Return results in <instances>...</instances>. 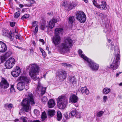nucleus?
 Listing matches in <instances>:
<instances>
[{
	"mask_svg": "<svg viewBox=\"0 0 122 122\" xmlns=\"http://www.w3.org/2000/svg\"><path fill=\"white\" fill-rule=\"evenodd\" d=\"M73 44V41L70 38H67L60 45L59 50L61 54L66 55L67 53L70 51L69 48L72 46Z\"/></svg>",
	"mask_w": 122,
	"mask_h": 122,
	"instance_id": "1",
	"label": "nucleus"
},
{
	"mask_svg": "<svg viewBox=\"0 0 122 122\" xmlns=\"http://www.w3.org/2000/svg\"><path fill=\"white\" fill-rule=\"evenodd\" d=\"M35 102L33 95L31 94H28L27 98H25L21 102L22 106L23 109L26 112H29L31 110V107L30 104L33 105Z\"/></svg>",
	"mask_w": 122,
	"mask_h": 122,
	"instance_id": "2",
	"label": "nucleus"
},
{
	"mask_svg": "<svg viewBox=\"0 0 122 122\" xmlns=\"http://www.w3.org/2000/svg\"><path fill=\"white\" fill-rule=\"evenodd\" d=\"M29 67V75L31 78L35 81L38 79L39 78L38 75L40 70L38 66L36 64H33L30 65Z\"/></svg>",
	"mask_w": 122,
	"mask_h": 122,
	"instance_id": "3",
	"label": "nucleus"
},
{
	"mask_svg": "<svg viewBox=\"0 0 122 122\" xmlns=\"http://www.w3.org/2000/svg\"><path fill=\"white\" fill-rule=\"evenodd\" d=\"M18 80L21 81L19 82L17 85V89L20 91L23 90L25 88V83H28L30 81V78L23 76H21L19 77Z\"/></svg>",
	"mask_w": 122,
	"mask_h": 122,
	"instance_id": "4",
	"label": "nucleus"
},
{
	"mask_svg": "<svg viewBox=\"0 0 122 122\" xmlns=\"http://www.w3.org/2000/svg\"><path fill=\"white\" fill-rule=\"evenodd\" d=\"M58 107L60 109H63L65 107L67 102V100L64 96H59L57 99Z\"/></svg>",
	"mask_w": 122,
	"mask_h": 122,
	"instance_id": "5",
	"label": "nucleus"
},
{
	"mask_svg": "<svg viewBox=\"0 0 122 122\" xmlns=\"http://www.w3.org/2000/svg\"><path fill=\"white\" fill-rule=\"evenodd\" d=\"M76 19L80 22L81 23L85 22L86 20V16L84 12L79 11L76 13Z\"/></svg>",
	"mask_w": 122,
	"mask_h": 122,
	"instance_id": "6",
	"label": "nucleus"
},
{
	"mask_svg": "<svg viewBox=\"0 0 122 122\" xmlns=\"http://www.w3.org/2000/svg\"><path fill=\"white\" fill-rule=\"evenodd\" d=\"M86 61L88 63L89 66L93 71H96L98 70L99 65L98 64L96 63L89 58Z\"/></svg>",
	"mask_w": 122,
	"mask_h": 122,
	"instance_id": "7",
	"label": "nucleus"
},
{
	"mask_svg": "<svg viewBox=\"0 0 122 122\" xmlns=\"http://www.w3.org/2000/svg\"><path fill=\"white\" fill-rule=\"evenodd\" d=\"M15 62V59L11 57L6 61L5 63V65L7 68L10 69L13 67Z\"/></svg>",
	"mask_w": 122,
	"mask_h": 122,
	"instance_id": "8",
	"label": "nucleus"
},
{
	"mask_svg": "<svg viewBox=\"0 0 122 122\" xmlns=\"http://www.w3.org/2000/svg\"><path fill=\"white\" fill-rule=\"evenodd\" d=\"M120 59L119 57L118 56H115L114 59L110 65L111 68L113 70H116L118 67V63Z\"/></svg>",
	"mask_w": 122,
	"mask_h": 122,
	"instance_id": "9",
	"label": "nucleus"
},
{
	"mask_svg": "<svg viewBox=\"0 0 122 122\" xmlns=\"http://www.w3.org/2000/svg\"><path fill=\"white\" fill-rule=\"evenodd\" d=\"M57 76L61 81L64 80L66 77V73L65 71L61 70L57 73Z\"/></svg>",
	"mask_w": 122,
	"mask_h": 122,
	"instance_id": "10",
	"label": "nucleus"
},
{
	"mask_svg": "<svg viewBox=\"0 0 122 122\" xmlns=\"http://www.w3.org/2000/svg\"><path fill=\"white\" fill-rule=\"evenodd\" d=\"M0 85L1 88L5 89L9 86V84L6 79L3 77H1Z\"/></svg>",
	"mask_w": 122,
	"mask_h": 122,
	"instance_id": "11",
	"label": "nucleus"
},
{
	"mask_svg": "<svg viewBox=\"0 0 122 122\" xmlns=\"http://www.w3.org/2000/svg\"><path fill=\"white\" fill-rule=\"evenodd\" d=\"M21 70L20 68L17 66L15 69L13 71L11 72L12 76L14 77H16L18 76L20 73Z\"/></svg>",
	"mask_w": 122,
	"mask_h": 122,
	"instance_id": "12",
	"label": "nucleus"
},
{
	"mask_svg": "<svg viewBox=\"0 0 122 122\" xmlns=\"http://www.w3.org/2000/svg\"><path fill=\"white\" fill-rule=\"evenodd\" d=\"M52 42L55 46H57L60 43L61 37L59 36H54L52 39Z\"/></svg>",
	"mask_w": 122,
	"mask_h": 122,
	"instance_id": "13",
	"label": "nucleus"
},
{
	"mask_svg": "<svg viewBox=\"0 0 122 122\" xmlns=\"http://www.w3.org/2000/svg\"><path fill=\"white\" fill-rule=\"evenodd\" d=\"M2 35L8 37L10 38V40L12 41L13 40V38L12 37V33H10L8 30L3 29L2 30Z\"/></svg>",
	"mask_w": 122,
	"mask_h": 122,
	"instance_id": "14",
	"label": "nucleus"
},
{
	"mask_svg": "<svg viewBox=\"0 0 122 122\" xmlns=\"http://www.w3.org/2000/svg\"><path fill=\"white\" fill-rule=\"evenodd\" d=\"M7 49L6 44L2 41H0V52H4L6 51Z\"/></svg>",
	"mask_w": 122,
	"mask_h": 122,
	"instance_id": "15",
	"label": "nucleus"
},
{
	"mask_svg": "<svg viewBox=\"0 0 122 122\" xmlns=\"http://www.w3.org/2000/svg\"><path fill=\"white\" fill-rule=\"evenodd\" d=\"M57 21V19H53L50 20L49 22L48 26H46V27L48 29L49 28L51 29L53 28L55 25V23Z\"/></svg>",
	"mask_w": 122,
	"mask_h": 122,
	"instance_id": "16",
	"label": "nucleus"
},
{
	"mask_svg": "<svg viewBox=\"0 0 122 122\" xmlns=\"http://www.w3.org/2000/svg\"><path fill=\"white\" fill-rule=\"evenodd\" d=\"M96 5H94L98 8L101 10H103L105 9L106 4L105 1H103L99 2V4H97H97Z\"/></svg>",
	"mask_w": 122,
	"mask_h": 122,
	"instance_id": "17",
	"label": "nucleus"
},
{
	"mask_svg": "<svg viewBox=\"0 0 122 122\" xmlns=\"http://www.w3.org/2000/svg\"><path fill=\"white\" fill-rule=\"evenodd\" d=\"M46 89V87H43L42 86H41L40 83L39 82L37 85V90L41 91V94L43 95L45 93Z\"/></svg>",
	"mask_w": 122,
	"mask_h": 122,
	"instance_id": "18",
	"label": "nucleus"
},
{
	"mask_svg": "<svg viewBox=\"0 0 122 122\" xmlns=\"http://www.w3.org/2000/svg\"><path fill=\"white\" fill-rule=\"evenodd\" d=\"M78 99L77 96L75 95H72L70 97L69 102L73 103L76 102Z\"/></svg>",
	"mask_w": 122,
	"mask_h": 122,
	"instance_id": "19",
	"label": "nucleus"
},
{
	"mask_svg": "<svg viewBox=\"0 0 122 122\" xmlns=\"http://www.w3.org/2000/svg\"><path fill=\"white\" fill-rule=\"evenodd\" d=\"M63 32V30L62 28H57L55 30V35L59 36L62 34Z\"/></svg>",
	"mask_w": 122,
	"mask_h": 122,
	"instance_id": "20",
	"label": "nucleus"
},
{
	"mask_svg": "<svg viewBox=\"0 0 122 122\" xmlns=\"http://www.w3.org/2000/svg\"><path fill=\"white\" fill-rule=\"evenodd\" d=\"M21 119L23 122H41L39 120L32 121L27 118L26 117H21Z\"/></svg>",
	"mask_w": 122,
	"mask_h": 122,
	"instance_id": "21",
	"label": "nucleus"
},
{
	"mask_svg": "<svg viewBox=\"0 0 122 122\" xmlns=\"http://www.w3.org/2000/svg\"><path fill=\"white\" fill-rule=\"evenodd\" d=\"M77 4L73 2H67L66 7H68L70 10L76 6Z\"/></svg>",
	"mask_w": 122,
	"mask_h": 122,
	"instance_id": "22",
	"label": "nucleus"
},
{
	"mask_svg": "<svg viewBox=\"0 0 122 122\" xmlns=\"http://www.w3.org/2000/svg\"><path fill=\"white\" fill-rule=\"evenodd\" d=\"M78 53L80 56L84 60L86 61L89 59L83 53V52L81 50H79L78 51Z\"/></svg>",
	"mask_w": 122,
	"mask_h": 122,
	"instance_id": "23",
	"label": "nucleus"
},
{
	"mask_svg": "<svg viewBox=\"0 0 122 122\" xmlns=\"http://www.w3.org/2000/svg\"><path fill=\"white\" fill-rule=\"evenodd\" d=\"M54 101L52 99H50L48 102V107L49 108L53 107L55 105Z\"/></svg>",
	"mask_w": 122,
	"mask_h": 122,
	"instance_id": "24",
	"label": "nucleus"
},
{
	"mask_svg": "<svg viewBox=\"0 0 122 122\" xmlns=\"http://www.w3.org/2000/svg\"><path fill=\"white\" fill-rule=\"evenodd\" d=\"M81 91L83 94L85 93L86 95H88L89 93V90L86 86L81 87Z\"/></svg>",
	"mask_w": 122,
	"mask_h": 122,
	"instance_id": "25",
	"label": "nucleus"
},
{
	"mask_svg": "<svg viewBox=\"0 0 122 122\" xmlns=\"http://www.w3.org/2000/svg\"><path fill=\"white\" fill-rule=\"evenodd\" d=\"M111 91L110 88L108 87H105L102 90V93L103 94L107 95Z\"/></svg>",
	"mask_w": 122,
	"mask_h": 122,
	"instance_id": "26",
	"label": "nucleus"
},
{
	"mask_svg": "<svg viewBox=\"0 0 122 122\" xmlns=\"http://www.w3.org/2000/svg\"><path fill=\"white\" fill-rule=\"evenodd\" d=\"M77 112L76 109L72 110L70 112L69 116L70 117H72L75 116Z\"/></svg>",
	"mask_w": 122,
	"mask_h": 122,
	"instance_id": "27",
	"label": "nucleus"
},
{
	"mask_svg": "<svg viewBox=\"0 0 122 122\" xmlns=\"http://www.w3.org/2000/svg\"><path fill=\"white\" fill-rule=\"evenodd\" d=\"M57 119L58 121H60L62 118V115L61 112L58 111L57 112Z\"/></svg>",
	"mask_w": 122,
	"mask_h": 122,
	"instance_id": "28",
	"label": "nucleus"
},
{
	"mask_svg": "<svg viewBox=\"0 0 122 122\" xmlns=\"http://www.w3.org/2000/svg\"><path fill=\"white\" fill-rule=\"evenodd\" d=\"M28 2V3L27 4L25 5L28 7H30L31 6L32 4L35 3V1L33 0H26Z\"/></svg>",
	"mask_w": 122,
	"mask_h": 122,
	"instance_id": "29",
	"label": "nucleus"
},
{
	"mask_svg": "<svg viewBox=\"0 0 122 122\" xmlns=\"http://www.w3.org/2000/svg\"><path fill=\"white\" fill-rule=\"evenodd\" d=\"M68 79L70 81L72 82L73 84H75L76 83V79L74 77H72L69 76L68 77Z\"/></svg>",
	"mask_w": 122,
	"mask_h": 122,
	"instance_id": "30",
	"label": "nucleus"
},
{
	"mask_svg": "<svg viewBox=\"0 0 122 122\" xmlns=\"http://www.w3.org/2000/svg\"><path fill=\"white\" fill-rule=\"evenodd\" d=\"M55 113V112L54 110H50L48 112V115L51 117L54 115Z\"/></svg>",
	"mask_w": 122,
	"mask_h": 122,
	"instance_id": "31",
	"label": "nucleus"
},
{
	"mask_svg": "<svg viewBox=\"0 0 122 122\" xmlns=\"http://www.w3.org/2000/svg\"><path fill=\"white\" fill-rule=\"evenodd\" d=\"M20 14V12L19 11H18L16 12L14 15V18H17L19 16Z\"/></svg>",
	"mask_w": 122,
	"mask_h": 122,
	"instance_id": "32",
	"label": "nucleus"
},
{
	"mask_svg": "<svg viewBox=\"0 0 122 122\" xmlns=\"http://www.w3.org/2000/svg\"><path fill=\"white\" fill-rule=\"evenodd\" d=\"M104 113V112L102 111H100L97 112L96 114L97 116L98 117H101L102 116Z\"/></svg>",
	"mask_w": 122,
	"mask_h": 122,
	"instance_id": "33",
	"label": "nucleus"
},
{
	"mask_svg": "<svg viewBox=\"0 0 122 122\" xmlns=\"http://www.w3.org/2000/svg\"><path fill=\"white\" fill-rule=\"evenodd\" d=\"M41 117L42 121H43L46 118V114L45 112L42 113Z\"/></svg>",
	"mask_w": 122,
	"mask_h": 122,
	"instance_id": "34",
	"label": "nucleus"
},
{
	"mask_svg": "<svg viewBox=\"0 0 122 122\" xmlns=\"http://www.w3.org/2000/svg\"><path fill=\"white\" fill-rule=\"evenodd\" d=\"M29 15L28 14H26L22 16L21 17V19L22 20H25L29 18Z\"/></svg>",
	"mask_w": 122,
	"mask_h": 122,
	"instance_id": "35",
	"label": "nucleus"
},
{
	"mask_svg": "<svg viewBox=\"0 0 122 122\" xmlns=\"http://www.w3.org/2000/svg\"><path fill=\"white\" fill-rule=\"evenodd\" d=\"M77 118H80L81 117V113L77 112L75 116Z\"/></svg>",
	"mask_w": 122,
	"mask_h": 122,
	"instance_id": "36",
	"label": "nucleus"
},
{
	"mask_svg": "<svg viewBox=\"0 0 122 122\" xmlns=\"http://www.w3.org/2000/svg\"><path fill=\"white\" fill-rule=\"evenodd\" d=\"M69 23L71 24H72L74 20V17H70L69 18Z\"/></svg>",
	"mask_w": 122,
	"mask_h": 122,
	"instance_id": "37",
	"label": "nucleus"
},
{
	"mask_svg": "<svg viewBox=\"0 0 122 122\" xmlns=\"http://www.w3.org/2000/svg\"><path fill=\"white\" fill-rule=\"evenodd\" d=\"M34 114L37 116H39L40 115V112L37 109H35L34 110Z\"/></svg>",
	"mask_w": 122,
	"mask_h": 122,
	"instance_id": "38",
	"label": "nucleus"
},
{
	"mask_svg": "<svg viewBox=\"0 0 122 122\" xmlns=\"http://www.w3.org/2000/svg\"><path fill=\"white\" fill-rule=\"evenodd\" d=\"M10 92H11L14 93L15 92L14 86L13 85H11V87L10 88Z\"/></svg>",
	"mask_w": 122,
	"mask_h": 122,
	"instance_id": "39",
	"label": "nucleus"
},
{
	"mask_svg": "<svg viewBox=\"0 0 122 122\" xmlns=\"http://www.w3.org/2000/svg\"><path fill=\"white\" fill-rule=\"evenodd\" d=\"M5 107H8L10 109H11L13 107V105L11 104H5Z\"/></svg>",
	"mask_w": 122,
	"mask_h": 122,
	"instance_id": "40",
	"label": "nucleus"
},
{
	"mask_svg": "<svg viewBox=\"0 0 122 122\" xmlns=\"http://www.w3.org/2000/svg\"><path fill=\"white\" fill-rule=\"evenodd\" d=\"M42 101L45 103L47 101V97L45 96L43 97L41 99Z\"/></svg>",
	"mask_w": 122,
	"mask_h": 122,
	"instance_id": "41",
	"label": "nucleus"
},
{
	"mask_svg": "<svg viewBox=\"0 0 122 122\" xmlns=\"http://www.w3.org/2000/svg\"><path fill=\"white\" fill-rule=\"evenodd\" d=\"M12 36H15V38L17 39H20V36L18 34H15L14 33H13V34L12 35Z\"/></svg>",
	"mask_w": 122,
	"mask_h": 122,
	"instance_id": "42",
	"label": "nucleus"
},
{
	"mask_svg": "<svg viewBox=\"0 0 122 122\" xmlns=\"http://www.w3.org/2000/svg\"><path fill=\"white\" fill-rule=\"evenodd\" d=\"M67 5V3H66L64 1H63L62 2L61 6L62 7H65Z\"/></svg>",
	"mask_w": 122,
	"mask_h": 122,
	"instance_id": "43",
	"label": "nucleus"
},
{
	"mask_svg": "<svg viewBox=\"0 0 122 122\" xmlns=\"http://www.w3.org/2000/svg\"><path fill=\"white\" fill-rule=\"evenodd\" d=\"M37 21H34L33 22L32 24V26L33 27H35L36 26H37Z\"/></svg>",
	"mask_w": 122,
	"mask_h": 122,
	"instance_id": "44",
	"label": "nucleus"
},
{
	"mask_svg": "<svg viewBox=\"0 0 122 122\" xmlns=\"http://www.w3.org/2000/svg\"><path fill=\"white\" fill-rule=\"evenodd\" d=\"M115 47L114 45H112V44L111 46L110 49L112 51L114 50V51L116 52V50L115 49Z\"/></svg>",
	"mask_w": 122,
	"mask_h": 122,
	"instance_id": "45",
	"label": "nucleus"
},
{
	"mask_svg": "<svg viewBox=\"0 0 122 122\" xmlns=\"http://www.w3.org/2000/svg\"><path fill=\"white\" fill-rule=\"evenodd\" d=\"M46 26L45 24L42 25H41V29L42 30H44L46 28Z\"/></svg>",
	"mask_w": 122,
	"mask_h": 122,
	"instance_id": "46",
	"label": "nucleus"
},
{
	"mask_svg": "<svg viewBox=\"0 0 122 122\" xmlns=\"http://www.w3.org/2000/svg\"><path fill=\"white\" fill-rule=\"evenodd\" d=\"M107 98V96H105L103 97V101L104 102H106V101Z\"/></svg>",
	"mask_w": 122,
	"mask_h": 122,
	"instance_id": "47",
	"label": "nucleus"
},
{
	"mask_svg": "<svg viewBox=\"0 0 122 122\" xmlns=\"http://www.w3.org/2000/svg\"><path fill=\"white\" fill-rule=\"evenodd\" d=\"M15 22H10V25L11 26L13 27L15 26Z\"/></svg>",
	"mask_w": 122,
	"mask_h": 122,
	"instance_id": "48",
	"label": "nucleus"
},
{
	"mask_svg": "<svg viewBox=\"0 0 122 122\" xmlns=\"http://www.w3.org/2000/svg\"><path fill=\"white\" fill-rule=\"evenodd\" d=\"M41 53L42 54L43 56V57H45L46 56V52L45 51H44Z\"/></svg>",
	"mask_w": 122,
	"mask_h": 122,
	"instance_id": "49",
	"label": "nucleus"
},
{
	"mask_svg": "<svg viewBox=\"0 0 122 122\" xmlns=\"http://www.w3.org/2000/svg\"><path fill=\"white\" fill-rule=\"evenodd\" d=\"M92 1L94 5H96L97 4V2L95 0H92Z\"/></svg>",
	"mask_w": 122,
	"mask_h": 122,
	"instance_id": "50",
	"label": "nucleus"
},
{
	"mask_svg": "<svg viewBox=\"0 0 122 122\" xmlns=\"http://www.w3.org/2000/svg\"><path fill=\"white\" fill-rule=\"evenodd\" d=\"M39 41L42 43H43V44H44V41L43 39H40L39 40Z\"/></svg>",
	"mask_w": 122,
	"mask_h": 122,
	"instance_id": "51",
	"label": "nucleus"
},
{
	"mask_svg": "<svg viewBox=\"0 0 122 122\" xmlns=\"http://www.w3.org/2000/svg\"><path fill=\"white\" fill-rule=\"evenodd\" d=\"M66 67H67L69 68H70L72 67V65L70 64H67V65H66Z\"/></svg>",
	"mask_w": 122,
	"mask_h": 122,
	"instance_id": "52",
	"label": "nucleus"
},
{
	"mask_svg": "<svg viewBox=\"0 0 122 122\" xmlns=\"http://www.w3.org/2000/svg\"><path fill=\"white\" fill-rule=\"evenodd\" d=\"M47 14L48 15L50 16H52L53 15V13L52 12H49Z\"/></svg>",
	"mask_w": 122,
	"mask_h": 122,
	"instance_id": "53",
	"label": "nucleus"
},
{
	"mask_svg": "<svg viewBox=\"0 0 122 122\" xmlns=\"http://www.w3.org/2000/svg\"><path fill=\"white\" fill-rule=\"evenodd\" d=\"M35 30L36 32H37L38 31V27L37 26L35 27Z\"/></svg>",
	"mask_w": 122,
	"mask_h": 122,
	"instance_id": "54",
	"label": "nucleus"
},
{
	"mask_svg": "<svg viewBox=\"0 0 122 122\" xmlns=\"http://www.w3.org/2000/svg\"><path fill=\"white\" fill-rule=\"evenodd\" d=\"M67 65V63H63L61 64V65L64 66H66Z\"/></svg>",
	"mask_w": 122,
	"mask_h": 122,
	"instance_id": "55",
	"label": "nucleus"
},
{
	"mask_svg": "<svg viewBox=\"0 0 122 122\" xmlns=\"http://www.w3.org/2000/svg\"><path fill=\"white\" fill-rule=\"evenodd\" d=\"M40 50L41 53L44 51V50L40 47Z\"/></svg>",
	"mask_w": 122,
	"mask_h": 122,
	"instance_id": "56",
	"label": "nucleus"
},
{
	"mask_svg": "<svg viewBox=\"0 0 122 122\" xmlns=\"http://www.w3.org/2000/svg\"><path fill=\"white\" fill-rule=\"evenodd\" d=\"M14 33L15 34H18V33H17V31H16V29H15V33H14V32H13V33Z\"/></svg>",
	"mask_w": 122,
	"mask_h": 122,
	"instance_id": "57",
	"label": "nucleus"
},
{
	"mask_svg": "<svg viewBox=\"0 0 122 122\" xmlns=\"http://www.w3.org/2000/svg\"><path fill=\"white\" fill-rule=\"evenodd\" d=\"M19 5V6L21 8H22L24 6L23 5L21 4H20Z\"/></svg>",
	"mask_w": 122,
	"mask_h": 122,
	"instance_id": "58",
	"label": "nucleus"
},
{
	"mask_svg": "<svg viewBox=\"0 0 122 122\" xmlns=\"http://www.w3.org/2000/svg\"><path fill=\"white\" fill-rule=\"evenodd\" d=\"M34 51L33 49H31L30 50V52H33Z\"/></svg>",
	"mask_w": 122,
	"mask_h": 122,
	"instance_id": "59",
	"label": "nucleus"
},
{
	"mask_svg": "<svg viewBox=\"0 0 122 122\" xmlns=\"http://www.w3.org/2000/svg\"><path fill=\"white\" fill-rule=\"evenodd\" d=\"M119 74L118 73H116V75H115L116 77H117L118 76H119Z\"/></svg>",
	"mask_w": 122,
	"mask_h": 122,
	"instance_id": "60",
	"label": "nucleus"
},
{
	"mask_svg": "<svg viewBox=\"0 0 122 122\" xmlns=\"http://www.w3.org/2000/svg\"><path fill=\"white\" fill-rule=\"evenodd\" d=\"M32 43L34 46H35L36 45V43L34 41H33L32 42Z\"/></svg>",
	"mask_w": 122,
	"mask_h": 122,
	"instance_id": "61",
	"label": "nucleus"
},
{
	"mask_svg": "<svg viewBox=\"0 0 122 122\" xmlns=\"http://www.w3.org/2000/svg\"><path fill=\"white\" fill-rule=\"evenodd\" d=\"M107 39L108 40V41L109 43H110L111 42V40L108 39Z\"/></svg>",
	"mask_w": 122,
	"mask_h": 122,
	"instance_id": "62",
	"label": "nucleus"
},
{
	"mask_svg": "<svg viewBox=\"0 0 122 122\" xmlns=\"http://www.w3.org/2000/svg\"><path fill=\"white\" fill-rule=\"evenodd\" d=\"M19 120L18 119H16L15 120V122H17Z\"/></svg>",
	"mask_w": 122,
	"mask_h": 122,
	"instance_id": "63",
	"label": "nucleus"
},
{
	"mask_svg": "<svg viewBox=\"0 0 122 122\" xmlns=\"http://www.w3.org/2000/svg\"><path fill=\"white\" fill-rule=\"evenodd\" d=\"M119 85L120 86H122V82H121L119 84Z\"/></svg>",
	"mask_w": 122,
	"mask_h": 122,
	"instance_id": "64",
	"label": "nucleus"
}]
</instances>
